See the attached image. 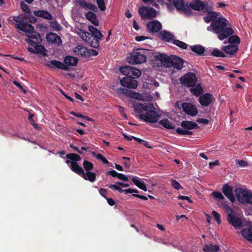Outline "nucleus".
Listing matches in <instances>:
<instances>
[{"instance_id": "obj_28", "label": "nucleus", "mask_w": 252, "mask_h": 252, "mask_svg": "<svg viewBox=\"0 0 252 252\" xmlns=\"http://www.w3.org/2000/svg\"><path fill=\"white\" fill-rule=\"evenodd\" d=\"M76 3L86 10L90 9L93 11H96L97 8L95 6L89 3H87L85 0H76Z\"/></svg>"}, {"instance_id": "obj_20", "label": "nucleus", "mask_w": 252, "mask_h": 252, "mask_svg": "<svg viewBox=\"0 0 252 252\" xmlns=\"http://www.w3.org/2000/svg\"><path fill=\"white\" fill-rule=\"evenodd\" d=\"M131 102L134 111L137 113H145L147 111L148 103L143 104L134 101H132Z\"/></svg>"}, {"instance_id": "obj_53", "label": "nucleus", "mask_w": 252, "mask_h": 252, "mask_svg": "<svg viewBox=\"0 0 252 252\" xmlns=\"http://www.w3.org/2000/svg\"><path fill=\"white\" fill-rule=\"evenodd\" d=\"M125 193H138V190L135 189H132L129 188L128 189H125Z\"/></svg>"}, {"instance_id": "obj_14", "label": "nucleus", "mask_w": 252, "mask_h": 252, "mask_svg": "<svg viewBox=\"0 0 252 252\" xmlns=\"http://www.w3.org/2000/svg\"><path fill=\"white\" fill-rule=\"evenodd\" d=\"M183 111L187 114L195 116L198 113V110L196 106L190 103L184 102L182 104Z\"/></svg>"}, {"instance_id": "obj_44", "label": "nucleus", "mask_w": 252, "mask_h": 252, "mask_svg": "<svg viewBox=\"0 0 252 252\" xmlns=\"http://www.w3.org/2000/svg\"><path fill=\"white\" fill-rule=\"evenodd\" d=\"M50 26L56 31H60L62 29L61 25L56 21L51 22Z\"/></svg>"}, {"instance_id": "obj_64", "label": "nucleus", "mask_w": 252, "mask_h": 252, "mask_svg": "<svg viewBox=\"0 0 252 252\" xmlns=\"http://www.w3.org/2000/svg\"><path fill=\"white\" fill-rule=\"evenodd\" d=\"M109 188L112 189L113 190H117L119 186L116 185H109Z\"/></svg>"}, {"instance_id": "obj_55", "label": "nucleus", "mask_w": 252, "mask_h": 252, "mask_svg": "<svg viewBox=\"0 0 252 252\" xmlns=\"http://www.w3.org/2000/svg\"><path fill=\"white\" fill-rule=\"evenodd\" d=\"M99 193L101 196L104 197L105 199L107 198L106 196V194L107 193V191L105 189H100L99 191Z\"/></svg>"}, {"instance_id": "obj_26", "label": "nucleus", "mask_w": 252, "mask_h": 252, "mask_svg": "<svg viewBox=\"0 0 252 252\" xmlns=\"http://www.w3.org/2000/svg\"><path fill=\"white\" fill-rule=\"evenodd\" d=\"M200 104L204 106H208L212 100V97L210 94L206 93L201 96L199 99Z\"/></svg>"}, {"instance_id": "obj_62", "label": "nucleus", "mask_w": 252, "mask_h": 252, "mask_svg": "<svg viewBox=\"0 0 252 252\" xmlns=\"http://www.w3.org/2000/svg\"><path fill=\"white\" fill-rule=\"evenodd\" d=\"M123 135L124 136V138L126 139L128 141H131L132 139H134V136H128V135H127L126 134H124L123 133Z\"/></svg>"}, {"instance_id": "obj_10", "label": "nucleus", "mask_w": 252, "mask_h": 252, "mask_svg": "<svg viewBox=\"0 0 252 252\" xmlns=\"http://www.w3.org/2000/svg\"><path fill=\"white\" fill-rule=\"evenodd\" d=\"M120 71L124 75L130 77L138 78L141 75V72L138 69L130 66H125L120 68Z\"/></svg>"}, {"instance_id": "obj_8", "label": "nucleus", "mask_w": 252, "mask_h": 252, "mask_svg": "<svg viewBox=\"0 0 252 252\" xmlns=\"http://www.w3.org/2000/svg\"><path fill=\"white\" fill-rule=\"evenodd\" d=\"M159 37L165 41L173 42L174 44L181 48L186 49L187 48V44L186 43L179 40L174 39V36L168 31H161L159 33Z\"/></svg>"}, {"instance_id": "obj_16", "label": "nucleus", "mask_w": 252, "mask_h": 252, "mask_svg": "<svg viewBox=\"0 0 252 252\" xmlns=\"http://www.w3.org/2000/svg\"><path fill=\"white\" fill-rule=\"evenodd\" d=\"M169 65L168 67H173L174 68L180 70L183 66V61L182 59L176 56H171Z\"/></svg>"}, {"instance_id": "obj_27", "label": "nucleus", "mask_w": 252, "mask_h": 252, "mask_svg": "<svg viewBox=\"0 0 252 252\" xmlns=\"http://www.w3.org/2000/svg\"><path fill=\"white\" fill-rule=\"evenodd\" d=\"M203 250L205 252H218L220 247L218 245L209 243L203 247Z\"/></svg>"}, {"instance_id": "obj_42", "label": "nucleus", "mask_w": 252, "mask_h": 252, "mask_svg": "<svg viewBox=\"0 0 252 252\" xmlns=\"http://www.w3.org/2000/svg\"><path fill=\"white\" fill-rule=\"evenodd\" d=\"M83 167L86 172H89L92 170L93 168V164L92 162L87 160H85L83 162Z\"/></svg>"}, {"instance_id": "obj_31", "label": "nucleus", "mask_w": 252, "mask_h": 252, "mask_svg": "<svg viewBox=\"0 0 252 252\" xmlns=\"http://www.w3.org/2000/svg\"><path fill=\"white\" fill-rule=\"evenodd\" d=\"M132 181L135 186L138 187L139 189L147 191V187L145 184L141 181L137 177H133L131 179Z\"/></svg>"}, {"instance_id": "obj_54", "label": "nucleus", "mask_w": 252, "mask_h": 252, "mask_svg": "<svg viewBox=\"0 0 252 252\" xmlns=\"http://www.w3.org/2000/svg\"><path fill=\"white\" fill-rule=\"evenodd\" d=\"M146 39H148V37L143 35L138 36L135 37V40L138 41H142Z\"/></svg>"}, {"instance_id": "obj_52", "label": "nucleus", "mask_w": 252, "mask_h": 252, "mask_svg": "<svg viewBox=\"0 0 252 252\" xmlns=\"http://www.w3.org/2000/svg\"><path fill=\"white\" fill-rule=\"evenodd\" d=\"M118 178L119 180H122L125 182H127L128 180L127 176L122 173H119L118 174Z\"/></svg>"}, {"instance_id": "obj_60", "label": "nucleus", "mask_w": 252, "mask_h": 252, "mask_svg": "<svg viewBox=\"0 0 252 252\" xmlns=\"http://www.w3.org/2000/svg\"><path fill=\"white\" fill-rule=\"evenodd\" d=\"M219 161L218 160H216L214 162H210L209 163V165L210 168H212L214 166L219 165Z\"/></svg>"}, {"instance_id": "obj_5", "label": "nucleus", "mask_w": 252, "mask_h": 252, "mask_svg": "<svg viewBox=\"0 0 252 252\" xmlns=\"http://www.w3.org/2000/svg\"><path fill=\"white\" fill-rule=\"evenodd\" d=\"M225 209L227 213V220L229 223L235 228L241 226L242 223L241 214L239 212L232 210L228 206H226Z\"/></svg>"}, {"instance_id": "obj_51", "label": "nucleus", "mask_w": 252, "mask_h": 252, "mask_svg": "<svg viewBox=\"0 0 252 252\" xmlns=\"http://www.w3.org/2000/svg\"><path fill=\"white\" fill-rule=\"evenodd\" d=\"M21 6L22 10L26 13H29L30 11V9L28 5L24 2H21Z\"/></svg>"}, {"instance_id": "obj_17", "label": "nucleus", "mask_w": 252, "mask_h": 252, "mask_svg": "<svg viewBox=\"0 0 252 252\" xmlns=\"http://www.w3.org/2000/svg\"><path fill=\"white\" fill-rule=\"evenodd\" d=\"M148 31L151 33L159 32L162 28L161 24L157 20H153L149 22L147 25Z\"/></svg>"}, {"instance_id": "obj_34", "label": "nucleus", "mask_w": 252, "mask_h": 252, "mask_svg": "<svg viewBox=\"0 0 252 252\" xmlns=\"http://www.w3.org/2000/svg\"><path fill=\"white\" fill-rule=\"evenodd\" d=\"M190 92L192 94L196 96L199 95L202 92V89L201 86L199 84L192 85V86H190Z\"/></svg>"}, {"instance_id": "obj_23", "label": "nucleus", "mask_w": 252, "mask_h": 252, "mask_svg": "<svg viewBox=\"0 0 252 252\" xmlns=\"http://www.w3.org/2000/svg\"><path fill=\"white\" fill-rule=\"evenodd\" d=\"M222 49L228 55L231 57L235 56L238 50L237 45H229L225 46L222 48Z\"/></svg>"}, {"instance_id": "obj_47", "label": "nucleus", "mask_w": 252, "mask_h": 252, "mask_svg": "<svg viewBox=\"0 0 252 252\" xmlns=\"http://www.w3.org/2000/svg\"><path fill=\"white\" fill-rule=\"evenodd\" d=\"M171 186L173 188L175 189H179L182 188V187L181 185L176 180H171Z\"/></svg>"}, {"instance_id": "obj_39", "label": "nucleus", "mask_w": 252, "mask_h": 252, "mask_svg": "<svg viewBox=\"0 0 252 252\" xmlns=\"http://www.w3.org/2000/svg\"><path fill=\"white\" fill-rule=\"evenodd\" d=\"M173 2L175 7L178 10H185V5L183 0H173Z\"/></svg>"}, {"instance_id": "obj_33", "label": "nucleus", "mask_w": 252, "mask_h": 252, "mask_svg": "<svg viewBox=\"0 0 252 252\" xmlns=\"http://www.w3.org/2000/svg\"><path fill=\"white\" fill-rule=\"evenodd\" d=\"M64 64L66 66H75L77 64L78 62V59L74 57L67 56L65 58Z\"/></svg>"}, {"instance_id": "obj_6", "label": "nucleus", "mask_w": 252, "mask_h": 252, "mask_svg": "<svg viewBox=\"0 0 252 252\" xmlns=\"http://www.w3.org/2000/svg\"><path fill=\"white\" fill-rule=\"evenodd\" d=\"M118 92L125 94L126 96L141 101H149L153 99L152 96L149 93L139 94L122 88L118 89Z\"/></svg>"}, {"instance_id": "obj_18", "label": "nucleus", "mask_w": 252, "mask_h": 252, "mask_svg": "<svg viewBox=\"0 0 252 252\" xmlns=\"http://www.w3.org/2000/svg\"><path fill=\"white\" fill-rule=\"evenodd\" d=\"M73 52L76 55L82 57H89L90 56L89 49L81 45H78L75 47L73 49Z\"/></svg>"}, {"instance_id": "obj_21", "label": "nucleus", "mask_w": 252, "mask_h": 252, "mask_svg": "<svg viewBox=\"0 0 252 252\" xmlns=\"http://www.w3.org/2000/svg\"><path fill=\"white\" fill-rule=\"evenodd\" d=\"M38 43H35L32 46H34V48L32 47H28L27 48L29 52L33 54H40L42 55H45L47 50L45 49L43 46L41 45H37Z\"/></svg>"}, {"instance_id": "obj_7", "label": "nucleus", "mask_w": 252, "mask_h": 252, "mask_svg": "<svg viewBox=\"0 0 252 252\" xmlns=\"http://www.w3.org/2000/svg\"><path fill=\"white\" fill-rule=\"evenodd\" d=\"M236 198L242 203L252 204V192L249 189L244 188H237L235 189Z\"/></svg>"}, {"instance_id": "obj_11", "label": "nucleus", "mask_w": 252, "mask_h": 252, "mask_svg": "<svg viewBox=\"0 0 252 252\" xmlns=\"http://www.w3.org/2000/svg\"><path fill=\"white\" fill-rule=\"evenodd\" d=\"M139 13L142 19H152L157 15V11L153 8L142 6L139 9Z\"/></svg>"}, {"instance_id": "obj_58", "label": "nucleus", "mask_w": 252, "mask_h": 252, "mask_svg": "<svg viewBox=\"0 0 252 252\" xmlns=\"http://www.w3.org/2000/svg\"><path fill=\"white\" fill-rule=\"evenodd\" d=\"M13 84L16 86L18 87L20 90H21L24 93H26V91L23 89V88L22 87V86L20 85V84L19 83H18L17 81H14Z\"/></svg>"}, {"instance_id": "obj_22", "label": "nucleus", "mask_w": 252, "mask_h": 252, "mask_svg": "<svg viewBox=\"0 0 252 252\" xmlns=\"http://www.w3.org/2000/svg\"><path fill=\"white\" fill-rule=\"evenodd\" d=\"M224 194L231 201L233 202L235 200V197L232 188L228 185H225L222 188Z\"/></svg>"}, {"instance_id": "obj_4", "label": "nucleus", "mask_w": 252, "mask_h": 252, "mask_svg": "<svg viewBox=\"0 0 252 252\" xmlns=\"http://www.w3.org/2000/svg\"><path fill=\"white\" fill-rule=\"evenodd\" d=\"M147 111L145 114H142L139 115L140 120L145 122L154 123L158 121L159 116L155 110V108L152 104L148 103Z\"/></svg>"}, {"instance_id": "obj_29", "label": "nucleus", "mask_w": 252, "mask_h": 252, "mask_svg": "<svg viewBox=\"0 0 252 252\" xmlns=\"http://www.w3.org/2000/svg\"><path fill=\"white\" fill-rule=\"evenodd\" d=\"M85 16L94 26H98L99 22L97 19L96 15L94 13L89 11L85 14Z\"/></svg>"}, {"instance_id": "obj_30", "label": "nucleus", "mask_w": 252, "mask_h": 252, "mask_svg": "<svg viewBox=\"0 0 252 252\" xmlns=\"http://www.w3.org/2000/svg\"><path fill=\"white\" fill-rule=\"evenodd\" d=\"M190 6L195 10H201L204 8V4L200 0H195L190 3Z\"/></svg>"}, {"instance_id": "obj_25", "label": "nucleus", "mask_w": 252, "mask_h": 252, "mask_svg": "<svg viewBox=\"0 0 252 252\" xmlns=\"http://www.w3.org/2000/svg\"><path fill=\"white\" fill-rule=\"evenodd\" d=\"M34 15L43 18L46 20H51L53 19V16L48 11L45 10H34L33 11Z\"/></svg>"}, {"instance_id": "obj_57", "label": "nucleus", "mask_w": 252, "mask_h": 252, "mask_svg": "<svg viewBox=\"0 0 252 252\" xmlns=\"http://www.w3.org/2000/svg\"><path fill=\"white\" fill-rule=\"evenodd\" d=\"M197 122L205 125L208 124L209 123V121L207 119L201 118L198 119Z\"/></svg>"}, {"instance_id": "obj_38", "label": "nucleus", "mask_w": 252, "mask_h": 252, "mask_svg": "<svg viewBox=\"0 0 252 252\" xmlns=\"http://www.w3.org/2000/svg\"><path fill=\"white\" fill-rule=\"evenodd\" d=\"M190 48H191V50L193 52H194L198 55L203 54L205 51L204 48L202 46L199 45L191 46L190 47Z\"/></svg>"}, {"instance_id": "obj_41", "label": "nucleus", "mask_w": 252, "mask_h": 252, "mask_svg": "<svg viewBox=\"0 0 252 252\" xmlns=\"http://www.w3.org/2000/svg\"><path fill=\"white\" fill-rule=\"evenodd\" d=\"M228 41L230 44H238L240 42V38L237 35H232L228 39Z\"/></svg>"}, {"instance_id": "obj_19", "label": "nucleus", "mask_w": 252, "mask_h": 252, "mask_svg": "<svg viewBox=\"0 0 252 252\" xmlns=\"http://www.w3.org/2000/svg\"><path fill=\"white\" fill-rule=\"evenodd\" d=\"M46 38L48 42L58 46L62 44L61 37L55 33L49 32L47 33Z\"/></svg>"}, {"instance_id": "obj_46", "label": "nucleus", "mask_w": 252, "mask_h": 252, "mask_svg": "<svg viewBox=\"0 0 252 252\" xmlns=\"http://www.w3.org/2000/svg\"><path fill=\"white\" fill-rule=\"evenodd\" d=\"M212 196L215 199H219L220 200H222L224 199V197L222 193L219 191H214L212 193Z\"/></svg>"}, {"instance_id": "obj_63", "label": "nucleus", "mask_w": 252, "mask_h": 252, "mask_svg": "<svg viewBox=\"0 0 252 252\" xmlns=\"http://www.w3.org/2000/svg\"><path fill=\"white\" fill-rule=\"evenodd\" d=\"M107 201V203L110 205V206H113L115 204L114 201L111 199V198H106Z\"/></svg>"}, {"instance_id": "obj_50", "label": "nucleus", "mask_w": 252, "mask_h": 252, "mask_svg": "<svg viewBox=\"0 0 252 252\" xmlns=\"http://www.w3.org/2000/svg\"><path fill=\"white\" fill-rule=\"evenodd\" d=\"M212 215L214 217V218L216 219L218 223H220L221 222L220 215L219 213H218L215 211H213L212 212Z\"/></svg>"}, {"instance_id": "obj_45", "label": "nucleus", "mask_w": 252, "mask_h": 252, "mask_svg": "<svg viewBox=\"0 0 252 252\" xmlns=\"http://www.w3.org/2000/svg\"><path fill=\"white\" fill-rule=\"evenodd\" d=\"M212 54L213 56H214L215 57H225L224 53H223L222 52H221L220 50L217 49H214L213 51Z\"/></svg>"}, {"instance_id": "obj_36", "label": "nucleus", "mask_w": 252, "mask_h": 252, "mask_svg": "<svg viewBox=\"0 0 252 252\" xmlns=\"http://www.w3.org/2000/svg\"><path fill=\"white\" fill-rule=\"evenodd\" d=\"M181 126L182 127H185L187 129H189V131H191L192 129L197 127V125L195 123L186 121H183L181 123Z\"/></svg>"}, {"instance_id": "obj_1", "label": "nucleus", "mask_w": 252, "mask_h": 252, "mask_svg": "<svg viewBox=\"0 0 252 252\" xmlns=\"http://www.w3.org/2000/svg\"><path fill=\"white\" fill-rule=\"evenodd\" d=\"M203 18L207 23L211 22V24L207 28V30L218 34L220 40H223L233 33L234 31L229 22L220 15L219 13L209 11Z\"/></svg>"}, {"instance_id": "obj_2", "label": "nucleus", "mask_w": 252, "mask_h": 252, "mask_svg": "<svg viewBox=\"0 0 252 252\" xmlns=\"http://www.w3.org/2000/svg\"><path fill=\"white\" fill-rule=\"evenodd\" d=\"M67 160L65 162L68 164L70 163V168L72 171L81 176L86 180L94 182L95 180V174L94 172L84 171L82 167L79 166L76 162L81 160V157L77 154L71 153L66 155Z\"/></svg>"}, {"instance_id": "obj_43", "label": "nucleus", "mask_w": 252, "mask_h": 252, "mask_svg": "<svg viewBox=\"0 0 252 252\" xmlns=\"http://www.w3.org/2000/svg\"><path fill=\"white\" fill-rule=\"evenodd\" d=\"M92 154L97 159L101 160L103 163L105 164L108 163V161L100 154H96L95 152H93Z\"/></svg>"}, {"instance_id": "obj_48", "label": "nucleus", "mask_w": 252, "mask_h": 252, "mask_svg": "<svg viewBox=\"0 0 252 252\" xmlns=\"http://www.w3.org/2000/svg\"><path fill=\"white\" fill-rule=\"evenodd\" d=\"M235 161L237 164L242 167H245L248 165V162L243 160L236 159Z\"/></svg>"}, {"instance_id": "obj_40", "label": "nucleus", "mask_w": 252, "mask_h": 252, "mask_svg": "<svg viewBox=\"0 0 252 252\" xmlns=\"http://www.w3.org/2000/svg\"><path fill=\"white\" fill-rule=\"evenodd\" d=\"M176 132L178 134L182 135H190L192 134V132L191 131H189V129H188L185 127L182 126L177 128Z\"/></svg>"}, {"instance_id": "obj_15", "label": "nucleus", "mask_w": 252, "mask_h": 252, "mask_svg": "<svg viewBox=\"0 0 252 252\" xmlns=\"http://www.w3.org/2000/svg\"><path fill=\"white\" fill-rule=\"evenodd\" d=\"M120 83L122 86L130 89H135L138 86L137 81L129 76L123 78L121 80Z\"/></svg>"}, {"instance_id": "obj_32", "label": "nucleus", "mask_w": 252, "mask_h": 252, "mask_svg": "<svg viewBox=\"0 0 252 252\" xmlns=\"http://www.w3.org/2000/svg\"><path fill=\"white\" fill-rule=\"evenodd\" d=\"M242 234L245 239L252 242V227L244 228L242 231Z\"/></svg>"}, {"instance_id": "obj_13", "label": "nucleus", "mask_w": 252, "mask_h": 252, "mask_svg": "<svg viewBox=\"0 0 252 252\" xmlns=\"http://www.w3.org/2000/svg\"><path fill=\"white\" fill-rule=\"evenodd\" d=\"M182 84L187 86H191L194 85L196 82V78L195 75L193 73H188L181 78Z\"/></svg>"}, {"instance_id": "obj_56", "label": "nucleus", "mask_w": 252, "mask_h": 252, "mask_svg": "<svg viewBox=\"0 0 252 252\" xmlns=\"http://www.w3.org/2000/svg\"><path fill=\"white\" fill-rule=\"evenodd\" d=\"M178 198L182 200H188L189 203L192 202V201L189 199V198L188 196L180 195L178 197Z\"/></svg>"}, {"instance_id": "obj_9", "label": "nucleus", "mask_w": 252, "mask_h": 252, "mask_svg": "<svg viewBox=\"0 0 252 252\" xmlns=\"http://www.w3.org/2000/svg\"><path fill=\"white\" fill-rule=\"evenodd\" d=\"M146 50H142L140 52H133L129 57L127 58V61L131 64H141L146 61L147 57Z\"/></svg>"}, {"instance_id": "obj_3", "label": "nucleus", "mask_w": 252, "mask_h": 252, "mask_svg": "<svg viewBox=\"0 0 252 252\" xmlns=\"http://www.w3.org/2000/svg\"><path fill=\"white\" fill-rule=\"evenodd\" d=\"M16 26L17 28L26 32L27 38L25 39V40L30 45L33 46L35 43L41 41L39 34L34 31V28L31 24L20 23Z\"/></svg>"}, {"instance_id": "obj_24", "label": "nucleus", "mask_w": 252, "mask_h": 252, "mask_svg": "<svg viewBox=\"0 0 252 252\" xmlns=\"http://www.w3.org/2000/svg\"><path fill=\"white\" fill-rule=\"evenodd\" d=\"M156 59L158 61H159L164 66H166L168 67L169 65L170 60L171 58V56L169 57L166 54H158L156 57Z\"/></svg>"}, {"instance_id": "obj_49", "label": "nucleus", "mask_w": 252, "mask_h": 252, "mask_svg": "<svg viewBox=\"0 0 252 252\" xmlns=\"http://www.w3.org/2000/svg\"><path fill=\"white\" fill-rule=\"evenodd\" d=\"M97 4L99 8V9L102 10L104 11L105 10L106 7L104 5V0H96Z\"/></svg>"}, {"instance_id": "obj_59", "label": "nucleus", "mask_w": 252, "mask_h": 252, "mask_svg": "<svg viewBox=\"0 0 252 252\" xmlns=\"http://www.w3.org/2000/svg\"><path fill=\"white\" fill-rule=\"evenodd\" d=\"M108 174L111 175L113 177H117L118 178L119 173L117 172L115 170H111L108 172Z\"/></svg>"}, {"instance_id": "obj_61", "label": "nucleus", "mask_w": 252, "mask_h": 252, "mask_svg": "<svg viewBox=\"0 0 252 252\" xmlns=\"http://www.w3.org/2000/svg\"><path fill=\"white\" fill-rule=\"evenodd\" d=\"M132 195L133 196L137 197L142 200H147L148 199L147 197L145 196L140 195L136 194H133Z\"/></svg>"}, {"instance_id": "obj_37", "label": "nucleus", "mask_w": 252, "mask_h": 252, "mask_svg": "<svg viewBox=\"0 0 252 252\" xmlns=\"http://www.w3.org/2000/svg\"><path fill=\"white\" fill-rule=\"evenodd\" d=\"M159 123L162 126L167 129H173L175 127V126L167 119L161 120Z\"/></svg>"}, {"instance_id": "obj_12", "label": "nucleus", "mask_w": 252, "mask_h": 252, "mask_svg": "<svg viewBox=\"0 0 252 252\" xmlns=\"http://www.w3.org/2000/svg\"><path fill=\"white\" fill-rule=\"evenodd\" d=\"M88 29L91 34L95 38L94 41L92 42L91 45L93 47L96 48L98 46V40L101 39L103 37V35L97 28L93 26H89Z\"/></svg>"}, {"instance_id": "obj_35", "label": "nucleus", "mask_w": 252, "mask_h": 252, "mask_svg": "<svg viewBox=\"0 0 252 252\" xmlns=\"http://www.w3.org/2000/svg\"><path fill=\"white\" fill-rule=\"evenodd\" d=\"M50 63L51 65L54 67L63 69L64 70H67L68 69V66H66L64 63H62L61 62H60L59 61H57L55 60H51L50 61Z\"/></svg>"}]
</instances>
